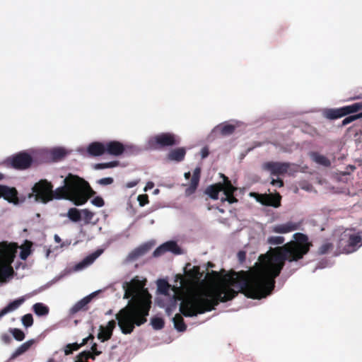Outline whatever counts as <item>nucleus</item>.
Returning <instances> with one entry per match:
<instances>
[{
  "label": "nucleus",
  "instance_id": "34",
  "mask_svg": "<svg viewBox=\"0 0 362 362\" xmlns=\"http://www.w3.org/2000/svg\"><path fill=\"white\" fill-rule=\"evenodd\" d=\"M93 213L86 209L81 210V220H83L86 223H90L93 219Z\"/></svg>",
  "mask_w": 362,
  "mask_h": 362
},
{
  "label": "nucleus",
  "instance_id": "53",
  "mask_svg": "<svg viewBox=\"0 0 362 362\" xmlns=\"http://www.w3.org/2000/svg\"><path fill=\"white\" fill-rule=\"evenodd\" d=\"M356 116L357 117V119L361 118L362 117V112L360 113V114L356 115Z\"/></svg>",
  "mask_w": 362,
  "mask_h": 362
},
{
  "label": "nucleus",
  "instance_id": "14",
  "mask_svg": "<svg viewBox=\"0 0 362 362\" xmlns=\"http://www.w3.org/2000/svg\"><path fill=\"white\" fill-rule=\"evenodd\" d=\"M103 253L102 250H98L91 255L85 257L81 262L76 264L74 267V271H81L92 264L93 262Z\"/></svg>",
  "mask_w": 362,
  "mask_h": 362
},
{
  "label": "nucleus",
  "instance_id": "44",
  "mask_svg": "<svg viewBox=\"0 0 362 362\" xmlns=\"http://www.w3.org/2000/svg\"><path fill=\"white\" fill-rule=\"evenodd\" d=\"M98 182L100 185H111L113 182V178L108 177H104L98 181Z\"/></svg>",
  "mask_w": 362,
  "mask_h": 362
},
{
  "label": "nucleus",
  "instance_id": "3",
  "mask_svg": "<svg viewBox=\"0 0 362 362\" xmlns=\"http://www.w3.org/2000/svg\"><path fill=\"white\" fill-rule=\"evenodd\" d=\"M63 182V186L53 190L51 182L41 180L34 185L29 197H34L36 202L42 204H47L54 199H63L80 206L84 204L93 194L88 183L76 175L69 174Z\"/></svg>",
  "mask_w": 362,
  "mask_h": 362
},
{
  "label": "nucleus",
  "instance_id": "26",
  "mask_svg": "<svg viewBox=\"0 0 362 362\" xmlns=\"http://www.w3.org/2000/svg\"><path fill=\"white\" fill-rule=\"evenodd\" d=\"M342 111V115L346 116L349 114L355 113L362 110V103H357L350 105L344 106L341 107Z\"/></svg>",
  "mask_w": 362,
  "mask_h": 362
},
{
  "label": "nucleus",
  "instance_id": "28",
  "mask_svg": "<svg viewBox=\"0 0 362 362\" xmlns=\"http://www.w3.org/2000/svg\"><path fill=\"white\" fill-rule=\"evenodd\" d=\"M67 217L74 222H77L81 220V210L76 208L70 209L67 212Z\"/></svg>",
  "mask_w": 362,
  "mask_h": 362
},
{
  "label": "nucleus",
  "instance_id": "54",
  "mask_svg": "<svg viewBox=\"0 0 362 362\" xmlns=\"http://www.w3.org/2000/svg\"><path fill=\"white\" fill-rule=\"evenodd\" d=\"M362 98V95H359V96H356V97L354 98L353 99H354V100H356V99H360V98Z\"/></svg>",
  "mask_w": 362,
  "mask_h": 362
},
{
  "label": "nucleus",
  "instance_id": "43",
  "mask_svg": "<svg viewBox=\"0 0 362 362\" xmlns=\"http://www.w3.org/2000/svg\"><path fill=\"white\" fill-rule=\"evenodd\" d=\"M200 173H201L200 168L197 167L194 170V171H193V175H192V180H194V181L199 182V178H200Z\"/></svg>",
  "mask_w": 362,
  "mask_h": 362
},
{
  "label": "nucleus",
  "instance_id": "8",
  "mask_svg": "<svg viewBox=\"0 0 362 362\" xmlns=\"http://www.w3.org/2000/svg\"><path fill=\"white\" fill-rule=\"evenodd\" d=\"M179 143V138L170 133H161L151 138L148 141L149 148H155L158 146H173Z\"/></svg>",
  "mask_w": 362,
  "mask_h": 362
},
{
  "label": "nucleus",
  "instance_id": "18",
  "mask_svg": "<svg viewBox=\"0 0 362 362\" xmlns=\"http://www.w3.org/2000/svg\"><path fill=\"white\" fill-rule=\"evenodd\" d=\"M124 151L123 145L118 141H110L105 144V152L109 154L118 156Z\"/></svg>",
  "mask_w": 362,
  "mask_h": 362
},
{
  "label": "nucleus",
  "instance_id": "13",
  "mask_svg": "<svg viewBox=\"0 0 362 362\" xmlns=\"http://www.w3.org/2000/svg\"><path fill=\"white\" fill-rule=\"evenodd\" d=\"M103 253L102 250H98L91 255L85 257L81 262L76 264L74 267V271H81L92 264L93 262Z\"/></svg>",
  "mask_w": 362,
  "mask_h": 362
},
{
  "label": "nucleus",
  "instance_id": "40",
  "mask_svg": "<svg viewBox=\"0 0 362 362\" xmlns=\"http://www.w3.org/2000/svg\"><path fill=\"white\" fill-rule=\"evenodd\" d=\"M33 319L30 314H27L22 318V323L26 327H30L33 325Z\"/></svg>",
  "mask_w": 362,
  "mask_h": 362
},
{
  "label": "nucleus",
  "instance_id": "9",
  "mask_svg": "<svg viewBox=\"0 0 362 362\" xmlns=\"http://www.w3.org/2000/svg\"><path fill=\"white\" fill-rule=\"evenodd\" d=\"M3 198L9 203L17 205L19 203L18 192L14 187L0 185V199Z\"/></svg>",
  "mask_w": 362,
  "mask_h": 362
},
{
  "label": "nucleus",
  "instance_id": "4",
  "mask_svg": "<svg viewBox=\"0 0 362 362\" xmlns=\"http://www.w3.org/2000/svg\"><path fill=\"white\" fill-rule=\"evenodd\" d=\"M18 246L15 243H0V281L5 282L13 276V262Z\"/></svg>",
  "mask_w": 362,
  "mask_h": 362
},
{
  "label": "nucleus",
  "instance_id": "5",
  "mask_svg": "<svg viewBox=\"0 0 362 362\" xmlns=\"http://www.w3.org/2000/svg\"><path fill=\"white\" fill-rule=\"evenodd\" d=\"M221 176L223 179V183L219 182L209 186L206 189V194L214 200H220L222 202L227 201L229 204L237 202L233 194L236 188L232 185L228 177L223 175Z\"/></svg>",
  "mask_w": 362,
  "mask_h": 362
},
{
  "label": "nucleus",
  "instance_id": "46",
  "mask_svg": "<svg viewBox=\"0 0 362 362\" xmlns=\"http://www.w3.org/2000/svg\"><path fill=\"white\" fill-rule=\"evenodd\" d=\"M147 250V247L146 246H143L141 247L137 248L134 252L136 253V256H140L144 255Z\"/></svg>",
  "mask_w": 362,
  "mask_h": 362
},
{
  "label": "nucleus",
  "instance_id": "10",
  "mask_svg": "<svg viewBox=\"0 0 362 362\" xmlns=\"http://www.w3.org/2000/svg\"><path fill=\"white\" fill-rule=\"evenodd\" d=\"M257 202L262 204L279 207L280 206L281 196L279 194H255Z\"/></svg>",
  "mask_w": 362,
  "mask_h": 362
},
{
  "label": "nucleus",
  "instance_id": "48",
  "mask_svg": "<svg viewBox=\"0 0 362 362\" xmlns=\"http://www.w3.org/2000/svg\"><path fill=\"white\" fill-rule=\"evenodd\" d=\"M139 180H132V181L128 182L126 184V187L127 188H132V187H135L139 183Z\"/></svg>",
  "mask_w": 362,
  "mask_h": 362
},
{
  "label": "nucleus",
  "instance_id": "33",
  "mask_svg": "<svg viewBox=\"0 0 362 362\" xmlns=\"http://www.w3.org/2000/svg\"><path fill=\"white\" fill-rule=\"evenodd\" d=\"M66 153V150L62 147H56L50 151L51 157L52 159H57L64 156Z\"/></svg>",
  "mask_w": 362,
  "mask_h": 362
},
{
  "label": "nucleus",
  "instance_id": "31",
  "mask_svg": "<svg viewBox=\"0 0 362 362\" xmlns=\"http://www.w3.org/2000/svg\"><path fill=\"white\" fill-rule=\"evenodd\" d=\"M33 310L36 315L41 316L45 315L48 313V308L42 303H38L33 305Z\"/></svg>",
  "mask_w": 362,
  "mask_h": 362
},
{
  "label": "nucleus",
  "instance_id": "52",
  "mask_svg": "<svg viewBox=\"0 0 362 362\" xmlns=\"http://www.w3.org/2000/svg\"><path fill=\"white\" fill-rule=\"evenodd\" d=\"M54 239H55V240H56L57 242H58V243L60 241V238H59V237L58 235H54Z\"/></svg>",
  "mask_w": 362,
  "mask_h": 362
},
{
  "label": "nucleus",
  "instance_id": "25",
  "mask_svg": "<svg viewBox=\"0 0 362 362\" xmlns=\"http://www.w3.org/2000/svg\"><path fill=\"white\" fill-rule=\"evenodd\" d=\"M35 343L34 339H30L23 344H22L20 346H18L15 351L12 354V358H16L18 356L24 354Z\"/></svg>",
  "mask_w": 362,
  "mask_h": 362
},
{
  "label": "nucleus",
  "instance_id": "20",
  "mask_svg": "<svg viewBox=\"0 0 362 362\" xmlns=\"http://www.w3.org/2000/svg\"><path fill=\"white\" fill-rule=\"evenodd\" d=\"M186 153L184 148H177L170 151L168 156L167 160L169 161L179 162L183 160Z\"/></svg>",
  "mask_w": 362,
  "mask_h": 362
},
{
  "label": "nucleus",
  "instance_id": "1",
  "mask_svg": "<svg viewBox=\"0 0 362 362\" xmlns=\"http://www.w3.org/2000/svg\"><path fill=\"white\" fill-rule=\"evenodd\" d=\"M304 255L305 235L297 233L292 240L260 255L259 262L247 272L222 275L212 271L202 280L199 267L187 264L185 276L176 274L173 286L164 279L157 281V303L170 314L179 300L180 312L193 317L212 310L218 301L232 299L239 291L252 298H265L273 290L274 279L285 261L296 262Z\"/></svg>",
  "mask_w": 362,
  "mask_h": 362
},
{
  "label": "nucleus",
  "instance_id": "19",
  "mask_svg": "<svg viewBox=\"0 0 362 362\" xmlns=\"http://www.w3.org/2000/svg\"><path fill=\"white\" fill-rule=\"evenodd\" d=\"M87 151L90 156H100L105 152V144L100 142H93L88 146Z\"/></svg>",
  "mask_w": 362,
  "mask_h": 362
},
{
  "label": "nucleus",
  "instance_id": "12",
  "mask_svg": "<svg viewBox=\"0 0 362 362\" xmlns=\"http://www.w3.org/2000/svg\"><path fill=\"white\" fill-rule=\"evenodd\" d=\"M165 252H171L174 254H180L181 250L174 241H168L158 247L153 252L154 256H160Z\"/></svg>",
  "mask_w": 362,
  "mask_h": 362
},
{
  "label": "nucleus",
  "instance_id": "27",
  "mask_svg": "<svg viewBox=\"0 0 362 362\" xmlns=\"http://www.w3.org/2000/svg\"><path fill=\"white\" fill-rule=\"evenodd\" d=\"M337 236H334L332 242H325L322 245L321 247H320L319 249V251L321 254H325V253H327L329 251H331L332 250V249L334 247H336V250H334V252L337 250V243L334 241V240H337Z\"/></svg>",
  "mask_w": 362,
  "mask_h": 362
},
{
  "label": "nucleus",
  "instance_id": "35",
  "mask_svg": "<svg viewBox=\"0 0 362 362\" xmlns=\"http://www.w3.org/2000/svg\"><path fill=\"white\" fill-rule=\"evenodd\" d=\"M119 165V163L117 161H112L105 163H99L95 165V168L97 170L99 169H104V168H111L117 167Z\"/></svg>",
  "mask_w": 362,
  "mask_h": 362
},
{
  "label": "nucleus",
  "instance_id": "15",
  "mask_svg": "<svg viewBox=\"0 0 362 362\" xmlns=\"http://www.w3.org/2000/svg\"><path fill=\"white\" fill-rule=\"evenodd\" d=\"M264 168L273 175H279L287 172L288 165L281 163H268L264 165Z\"/></svg>",
  "mask_w": 362,
  "mask_h": 362
},
{
  "label": "nucleus",
  "instance_id": "55",
  "mask_svg": "<svg viewBox=\"0 0 362 362\" xmlns=\"http://www.w3.org/2000/svg\"><path fill=\"white\" fill-rule=\"evenodd\" d=\"M206 156V153H205V152H203L202 156L205 157Z\"/></svg>",
  "mask_w": 362,
  "mask_h": 362
},
{
  "label": "nucleus",
  "instance_id": "7",
  "mask_svg": "<svg viewBox=\"0 0 362 362\" xmlns=\"http://www.w3.org/2000/svg\"><path fill=\"white\" fill-rule=\"evenodd\" d=\"M48 153L47 149H30L21 151L7 159V162L14 168L23 170L29 168L33 160Z\"/></svg>",
  "mask_w": 362,
  "mask_h": 362
},
{
  "label": "nucleus",
  "instance_id": "36",
  "mask_svg": "<svg viewBox=\"0 0 362 362\" xmlns=\"http://www.w3.org/2000/svg\"><path fill=\"white\" fill-rule=\"evenodd\" d=\"M198 184H199V182L191 180L189 187L185 190V194L187 196H189L192 194H193L195 192V190L198 186Z\"/></svg>",
  "mask_w": 362,
  "mask_h": 362
},
{
  "label": "nucleus",
  "instance_id": "56",
  "mask_svg": "<svg viewBox=\"0 0 362 362\" xmlns=\"http://www.w3.org/2000/svg\"><path fill=\"white\" fill-rule=\"evenodd\" d=\"M3 178V175L1 173H0V180H1Z\"/></svg>",
  "mask_w": 362,
  "mask_h": 362
},
{
  "label": "nucleus",
  "instance_id": "41",
  "mask_svg": "<svg viewBox=\"0 0 362 362\" xmlns=\"http://www.w3.org/2000/svg\"><path fill=\"white\" fill-rule=\"evenodd\" d=\"M137 201L141 206H144L148 202V196L146 194H140L137 197Z\"/></svg>",
  "mask_w": 362,
  "mask_h": 362
},
{
  "label": "nucleus",
  "instance_id": "21",
  "mask_svg": "<svg viewBox=\"0 0 362 362\" xmlns=\"http://www.w3.org/2000/svg\"><path fill=\"white\" fill-rule=\"evenodd\" d=\"M98 291H95L90 293V295L84 297L79 301H78L72 308L71 312L73 313H77L80 310H81L84 306H86L88 303L90 302V300L96 296Z\"/></svg>",
  "mask_w": 362,
  "mask_h": 362
},
{
  "label": "nucleus",
  "instance_id": "50",
  "mask_svg": "<svg viewBox=\"0 0 362 362\" xmlns=\"http://www.w3.org/2000/svg\"><path fill=\"white\" fill-rule=\"evenodd\" d=\"M184 176H185V178L186 180H188L190 177V173L189 172H187L184 174Z\"/></svg>",
  "mask_w": 362,
  "mask_h": 362
},
{
  "label": "nucleus",
  "instance_id": "6",
  "mask_svg": "<svg viewBox=\"0 0 362 362\" xmlns=\"http://www.w3.org/2000/svg\"><path fill=\"white\" fill-rule=\"evenodd\" d=\"M334 241L337 244L336 255L351 253L362 246L361 235L351 230H344L339 236H337V239Z\"/></svg>",
  "mask_w": 362,
  "mask_h": 362
},
{
  "label": "nucleus",
  "instance_id": "29",
  "mask_svg": "<svg viewBox=\"0 0 362 362\" xmlns=\"http://www.w3.org/2000/svg\"><path fill=\"white\" fill-rule=\"evenodd\" d=\"M31 246L32 243L29 241H25V243L21 246L20 257L22 259H26L27 257L30 255Z\"/></svg>",
  "mask_w": 362,
  "mask_h": 362
},
{
  "label": "nucleus",
  "instance_id": "42",
  "mask_svg": "<svg viewBox=\"0 0 362 362\" xmlns=\"http://www.w3.org/2000/svg\"><path fill=\"white\" fill-rule=\"evenodd\" d=\"M91 203L97 206V207H101L104 205V201L101 197H95L91 200Z\"/></svg>",
  "mask_w": 362,
  "mask_h": 362
},
{
  "label": "nucleus",
  "instance_id": "57",
  "mask_svg": "<svg viewBox=\"0 0 362 362\" xmlns=\"http://www.w3.org/2000/svg\"><path fill=\"white\" fill-rule=\"evenodd\" d=\"M49 252L48 251L47 253V257L49 256Z\"/></svg>",
  "mask_w": 362,
  "mask_h": 362
},
{
  "label": "nucleus",
  "instance_id": "16",
  "mask_svg": "<svg viewBox=\"0 0 362 362\" xmlns=\"http://www.w3.org/2000/svg\"><path fill=\"white\" fill-rule=\"evenodd\" d=\"M115 325V320H110L105 327L100 326L98 338L101 340V341L109 339L112 336Z\"/></svg>",
  "mask_w": 362,
  "mask_h": 362
},
{
  "label": "nucleus",
  "instance_id": "30",
  "mask_svg": "<svg viewBox=\"0 0 362 362\" xmlns=\"http://www.w3.org/2000/svg\"><path fill=\"white\" fill-rule=\"evenodd\" d=\"M173 323L175 329L178 331L182 332L185 330L186 326L183 322V318L180 315L177 314L175 315L173 317Z\"/></svg>",
  "mask_w": 362,
  "mask_h": 362
},
{
  "label": "nucleus",
  "instance_id": "2",
  "mask_svg": "<svg viewBox=\"0 0 362 362\" xmlns=\"http://www.w3.org/2000/svg\"><path fill=\"white\" fill-rule=\"evenodd\" d=\"M146 281V279L136 276L122 284L124 298H130L128 305L116 315L118 325L123 334H130L135 325L139 326L146 321L151 296L145 288Z\"/></svg>",
  "mask_w": 362,
  "mask_h": 362
},
{
  "label": "nucleus",
  "instance_id": "39",
  "mask_svg": "<svg viewBox=\"0 0 362 362\" xmlns=\"http://www.w3.org/2000/svg\"><path fill=\"white\" fill-rule=\"evenodd\" d=\"M151 325L155 329H160L163 328L164 322L161 318H153L151 320Z\"/></svg>",
  "mask_w": 362,
  "mask_h": 362
},
{
  "label": "nucleus",
  "instance_id": "37",
  "mask_svg": "<svg viewBox=\"0 0 362 362\" xmlns=\"http://www.w3.org/2000/svg\"><path fill=\"white\" fill-rule=\"evenodd\" d=\"M313 158L316 163L324 165H328L329 163L328 160L325 157H324L323 156H321V155L314 154L313 156Z\"/></svg>",
  "mask_w": 362,
  "mask_h": 362
},
{
  "label": "nucleus",
  "instance_id": "23",
  "mask_svg": "<svg viewBox=\"0 0 362 362\" xmlns=\"http://www.w3.org/2000/svg\"><path fill=\"white\" fill-rule=\"evenodd\" d=\"M24 298H21L9 303L6 307L1 310L0 318L6 314L16 310L24 302Z\"/></svg>",
  "mask_w": 362,
  "mask_h": 362
},
{
  "label": "nucleus",
  "instance_id": "32",
  "mask_svg": "<svg viewBox=\"0 0 362 362\" xmlns=\"http://www.w3.org/2000/svg\"><path fill=\"white\" fill-rule=\"evenodd\" d=\"M267 241L271 245H280L284 243L285 238L281 235H270Z\"/></svg>",
  "mask_w": 362,
  "mask_h": 362
},
{
  "label": "nucleus",
  "instance_id": "38",
  "mask_svg": "<svg viewBox=\"0 0 362 362\" xmlns=\"http://www.w3.org/2000/svg\"><path fill=\"white\" fill-rule=\"evenodd\" d=\"M13 337L18 341H22L25 338V334L23 331L18 329H13L11 330Z\"/></svg>",
  "mask_w": 362,
  "mask_h": 362
},
{
  "label": "nucleus",
  "instance_id": "49",
  "mask_svg": "<svg viewBox=\"0 0 362 362\" xmlns=\"http://www.w3.org/2000/svg\"><path fill=\"white\" fill-rule=\"evenodd\" d=\"M154 186L153 182H148L144 188V192H147L148 190L152 189Z\"/></svg>",
  "mask_w": 362,
  "mask_h": 362
},
{
  "label": "nucleus",
  "instance_id": "11",
  "mask_svg": "<svg viewBox=\"0 0 362 362\" xmlns=\"http://www.w3.org/2000/svg\"><path fill=\"white\" fill-rule=\"evenodd\" d=\"M296 223L288 221L285 223L274 224L270 227V232L277 234H286L296 230Z\"/></svg>",
  "mask_w": 362,
  "mask_h": 362
},
{
  "label": "nucleus",
  "instance_id": "47",
  "mask_svg": "<svg viewBox=\"0 0 362 362\" xmlns=\"http://www.w3.org/2000/svg\"><path fill=\"white\" fill-rule=\"evenodd\" d=\"M271 184L273 186L281 187L283 186V182L279 179H272L271 181Z\"/></svg>",
  "mask_w": 362,
  "mask_h": 362
},
{
  "label": "nucleus",
  "instance_id": "51",
  "mask_svg": "<svg viewBox=\"0 0 362 362\" xmlns=\"http://www.w3.org/2000/svg\"><path fill=\"white\" fill-rule=\"evenodd\" d=\"M158 193H159V189H156L153 191V194L154 195H156V194H158Z\"/></svg>",
  "mask_w": 362,
  "mask_h": 362
},
{
  "label": "nucleus",
  "instance_id": "45",
  "mask_svg": "<svg viewBox=\"0 0 362 362\" xmlns=\"http://www.w3.org/2000/svg\"><path fill=\"white\" fill-rule=\"evenodd\" d=\"M356 119H357V117L356 115L349 116V117H346L343 120L342 124L344 125H346V124L354 122Z\"/></svg>",
  "mask_w": 362,
  "mask_h": 362
},
{
  "label": "nucleus",
  "instance_id": "22",
  "mask_svg": "<svg viewBox=\"0 0 362 362\" xmlns=\"http://www.w3.org/2000/svg\"><path fill=\"white\" fill-rule=\"evenodd\" d=\"M93 335L90 334L88 337L83 339L81 341V343H72V344H68L65 346L64 349V351L65 355H69L72 354L74 351L78 350L81 346L84 345L87 343L89 339H93Z\"/></svg>",
  "mask_w": 362,
  "mask_h": 362
},
{
  "label": "nucleus",
  "instance_id": "17",
  "mask_svg": "<svg viewBox=\"0 0 362 362\" xmlns=\"http://www.w3.org/2000/svg\"><path fill=\"white\" fill-rule=\"evenodd\" d=\"M238 127V123L233 122L232 123H223L217 125L214 132L216 134H221L222 135H229L233 132L235 129Z\"/></svg>",
  "mask_w": 362,
  "mask_h": 362
},
{
  "label": "nucleus",
  "instance_id": "24",
  "mask_svg": "<svg viewBox=\"0 0 362 362\" xmlns=\"http://www.w3.org/2000/svg\"><path fill=\"white\" fill-rule=\"evenodd\" d=\"M323 115L329 119H335L343 117L341 107L326 109L323 111Z\"/></svg>",
  "mask_w": 362,
  "mask_h": 362
}]
</instances>
